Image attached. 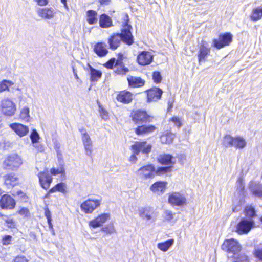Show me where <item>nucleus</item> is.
I'll list each match as a JSON object with an SVG mask.
<instances>
[{
    "mask_svg": "<svg viewBox=\"0 0 262 262\" xmlns=\"http://www.w3.org/2000/svg\"><path fill=\"white\" fill-rule=\"evenodd\" d=\"M115 68V72L118 75H125L128 72V68L125 67L124 64L116 66Z\"/></svg>",
    "mask_w": 262,
    "mask_h": 262,
    "instance_id": "obj_39",
    "label": "nucleus"
},
{
    "mask_svg": "<svg viewBox=\"0 0 262 262\" xmlns=\"http://www.w3.org/2000/svg\"><path fill=\"white\" fill-rule=\"evenodd\" d=\"M174 137L175 135L174 134H169L165 136H162L161 137V140L162 142L169 144L172 142Z\"/></svg>",
    "mask_w": 262,
    "mask_h": 262,
    "instance_id": "obj_42",
    "label": "nucleus"
},
{
    "mask_svg": "<svg viewBox=\"0 0 262 262\" xmlns=\"http://www.w3.org/2000/svg\"><path fill=\"white\" fill-rule=\"evenodd\" d=\"M37 14L42 18L50 19L54 17L55 13L52 8H38L36 11Z\"/></svg>",
    "mask_w": 262,
    "mask_h": 262,
    "instance_id": "obj_19",
    "label": "nucleus"
},
{
    "mask_svg": "<svg viewBox=\"0 0 262 262\" xmlns=\"http://www.w3.org/2000/svg\"><path fill=\"white\" fill-rule=\"evenodd\" d=\"M123 55L122 53H119L118 55V58L116 59V66L124 64L123 62Z\"/></svg>",
    "mask_w": 262,
    "mask_h": 262,
    "instance_id": "obj_56",
    "label": "nucleus"
},
{
    "mask_svg": "<svg viewBox=\"0 0 262 262\" xmlns=\"http://www.w3.org/2000/svg\"><path fill=\"white\" fill-rule=\"evenodd\" d=\"M249 190L255 196L262 198V184L251 181L249 184Z\"/></svg>",
    "mask_w": 262,
    "mask_h": 262,
    "instance_id": "obj_22",
    "label": "nucleus"
},
{
    "mask_svg": "<svg viewBox=\"0 0 262 262\" xmlns=\"http://www.w3.org/2000/svg\"><path fill=\"white\" fill-rule=\"evenodd\" d=\"M90 74L91 81H97L102 76V72L93 68L90 64L88 65Z\"/></svg>",
    "mask_w": 262,
    "mask_h": 262,
    "instance_id": "obj_28",
    "label": "nucleus"
},
{
    "mask_svg": "<svg viewBox=\"0 0 262 262\" xmlns=\"http://www.w3.org/2000/svg\"><path fill=\"white\" fill-rule=\"evenodd\" d=\"M154 55L148 51H142L137 56V61L140 65L146 66L149 64L153 60Z\"/></svg>",
    "mask_w": 262,
    "mask_h": 262,
    "instance_id": "obj_13",
    "label": "nucleus"
},
{
    "mask_svg": "<svg viewBox=\"0 0 262 262\" xmlns=\"http://www.w3.org/2000/svg\"><path fill=\"white\" fill-rule=\"evenodd\" d=\"M155 167L152 164H148L139 168L136 173L141 178L148 179L153 178L155 176Z\"/></svg>",
    "mask_w": 262,
    "mask_h": 262,
    "instance_id": "obj_8",
    "label": "nucleus"
},
{
    "mask_svg": "<svg viewBox=\"0 0 262 262\" xmlns=\"http://www.w3.org/2000/svg\"><path fill=\"white\" fill-rule=\"evenodd\" d=\"M33 146L35 147L37 150L39 152H42L44 150L43 146L38 143V142H36L35 143H32Z\"/></svg>",
    "mask_w": 262,
    "mask_h": 262,
    "instance_id": "obj_57",
    "label": "nucleus"
},
{
    "mask_svg": "<svg viewBox=\"0 0 262 262\" xmlns=\"http://www.w3.org/2000/svg\"><path fill=\"white\" fill-rule=\"evenodd\" d=\"M111 0H99L101 5H107L110 4Z\"/></svg>",
    "mask_w": 262,
    "mask_h": 262,
    "instance_id": "obj_64",
    "label": "nucleus"
},
{
    "mask_svg": "<svg viewBox=\"0 0 262 262\" xmlns=\"http://www.w3.org/2000/svg\"><path fill=\"white\" fill-rule=\"evenodd\" d=\"M99 25L102 28H107L112 27L113 26L112 19L106 14H102L99 17Z\"/></svg>",
    "mask_w": 262,
    "mask_h": 262,
    "instance_id": "obj_27",
    "label": "nucleus"
},
{
    "mask_svg": "<svg viewBox=\"0 0 262 262\" xmlns=\"http://www.w3.org/2000/svg\"><path fill=\"white\" fill-rule=\"evenodd\" d=\"M12 237L11 235H5L2 239V243L4 245H8L10 244Z\"/></svg>",
    "mask_w": 262,
    "mask_h": 262,
    "instance_id": "obj_55",
    "label": "nucleus"
},
{
    "mask_svg": "<svg viewBox=\"0 0 262 262\" xmlns=\"http://www.w3.org/2000/svg\"><path fill=\"white\" fill-rule=\"evenodd\" d=\"M158 161L162 165H171L172 166L176 162V159L170 154H162L158 156Z\"/></svg>",
    "mask_w": 262,
    "mask_h": 262,
    "instance_id": "obj_20",
    "label": "nucleus"
},
{
    "mask_svg": "<svg viewBox=\"0 0 262 262\" xmlns=\"http://www.w3.org/2000/svg\"><path fill=\"white\" fill-rule=\"evenodd\" d=\"M45 214L46 217L47 219V221H50V220H52L51 213L48 208L45 210Z\"/></svg>",
    "mask_w": 262,
    "mask_h": 262,
    "instance_id": "obj_62",
    "label": "nucleus"
},
{
    "mask_svg": "<svg viewBox=\"0 0 262 262\" xmlns=\"http://www.w3.org/2000/svg\"><path fill=\"white\" fill-rule=\"evenodd\" d=\"M107 45L104 42H98L94 48V52L99 57H104L108 53Z\"/></svg>",
    "mask_w": 262,
    "mask_h": 262,
    "instance_id": "obj_24",
    "label": "nucleus"
},
{
    "mask_svg": "<svg viewBox=\"0 0 262 262\" xmlns=\"http://www.w3.org/2000/svg\"><path fill=\"white\" fill-rule=\"evenodd\" d=\"M234 137H233L230 135H226L223 140L224 145L226 147L232 146L234 142Z\"/></svg>",
    "mask_w": 262,
    "mask_h": 262,
    "instance_id": "obj_41",
    "label": "nucleus"
},
{
    "mask_svg": "<svg viewBox=\"0 0 262 262\" xmlns=\"http://www.w3.org/2000/svg\"><path fill=\"white\" fill-rule=\"evenodd\" d=\"M168 203L173 206H181L186 203V199L184 195L179 192H172L168 197Z\"/></svg>",
    "mask_w": 262,
    "mask_h": 262,
    "instance_id": "obj_11",
    "label": "nucleus"
},
{
    "mask_svg": "<svg viewBox=\"0 0 262 262\" xmlns=\"http://www.w3.org/2000/svg\"><path fill=\"white\" fill-rule=\"evenodd\" d=\"M174 214L172 213L170 210H165L164 212V217L167 221L170 222L174 217Z\"/></svg>",
    "mask_w": 262,
    "mask_h": 262,
    "instance_id": "obj_48",
    "label": "nucleus"
},
{
    "mask_svg": "<svg viewBox=\"0 0 262 262\" xmlns=\"http://www.w3.org/2000/svg\"><path fill=\"white\" fill-rule=\"evenodd\" d=\"M89 226L93 228H96L102 226L100 221L99 220L98 217L91 221L89 224Z\"/></svg>",
    "mask_w": 262,
    "mask_h": 262,
    "instance_id": "obj_47",
    "label": "nucleus"
},
{
    "mask_svg": "<svg viewBox=\"0 0 262 262\" xmlns=\"http://www.w3.org/2000/svg\"><path fill=\"white\" fill-rule=\"evenodd\" d=\"M1 111L3 115L11 117L16 111V105L14 102L8 98L4 99L1 101Z\"/></svg>",
    "mask_w": 262,
    "mask_h": 262,
    "instance_id": "obj_4",
    "label": "nucleus"
},
{
    "mask_svg": "<svg viewBox=\"0 0 262 262\" xmlns=\"http://www.w3.org/2000/svg\"><path fill=\"white\" fill-rule=\"evenodd\" d=\"M37 4L39 6H45L48 4V0H35Z\"/></svg>",
    "mask_w": 262,
    "mask_h": 262,
    "instance_id": "obj_63",
    "label": "nucleus"
},
{
    "mask_svg": "<svg viewBox=\"0 0 262 262\" xmlns=\"http://www.w3.org/2000/svg\"><path fill=\"white\" fill-rule=\"evenodd\" d=\"M237 189L241 193H242L244 190L245 186L243 183V179L241 178H238L237 181Z\"/></svg>",
    "mask_w": 262,
    "mask_h": 262,
    "instance_id": "obj_52",
    "label": "nucleus"
},
{
    "mask_svg": "<svg viewBox=\"0 0 262 262\" xmlns=\"http://www.w3.org/2000/svg\"><path fill=\"white\" fill-rule=\"evenodd\" d=\"M3 220L5 221L6 225L10 228H14L15 227V223L13 219L8 216H4Z\"/></svg>",
    "mask_w": 262,
    "mask_h": 262,
    "instance_id": "obj_45",
    "label": "nucleus"
},
{
    "mask_svg": "<svg viewBox=\"0 0 262 262\" xmlns=\"http://www.w3.org/2000/svg\"><path fill=\"white\" fill-rule=\"evenodd\" d=\"M38 177L41 187L45 190L49 189L53 181L51 175L48 172L43 171L38 173Z\"/></svg>",
    "mask_w": 262,
    "mask_h": 262,
    "instance_id": "obj_12",
    "label": "nucleus"
},
{
    "mask_svg": "<svg viewBox=\"0 0 262 262\" xmlns=\"http://www.w3.org/2000/svg\"><path fill=\"white\" fill-rule=\"evenodd\" d=\"M222 249L229 254L231 253L234 255L236 253L239 252L241 246L237 241L231 238L224 241L222 245Z\"/></svg>",
    "mask_w": 262,
    "mask_h": 262,
    "instance_id": "obj_5",
    "label": "nucleus"
},
{
    "mask_svg": "<svg viewBox=\"0 0 262 262\" xmlns=\"http://www.w3.org/2000/svg\"><path fill=\"white\" fill-rule=\"evenodd\" d=\"M162 90L159 88H153L147 92V99L148 101H157L159 100L162 95Z\"/></svg>",
    "mask_w": 262,
    "mask_h": 262,
    "instance_id": "obj_17",
    "label": "nucleus"
},
{
    "mask_svg": "<svg viewBox=\"0 0 262 262\" xmlns=\"http://www.w3.org/2000/svg\"><path fill=\"white\" fill-rule=\"evenodd\" d=\"M171 121L173 122L178 127H180L182 125L180 119L177 117H173L171 119Z\"/></svg>",
    "mask_w": 262,
    "mask_h": 262,
    "instance_id": "obj_59",
    "label": "nucleus"
},
{
    "mask_svg": "<svg viewBox=\"0 0 262 262\" xmlns=\"http://www.w3.org/2000/svg\"><path fill=\"white\" fill-rule=\"evenodd\" d=\"M123 27L120 33H113L108 39L109 48L111 50H115L120 45L122 42L131 45L134 43V37L130 31L132 26L128 24V15L126 14L123 17Z\"/></svg>",
    "mask_w": 262,
    "mask_h": 262,
    "instance_id": "obj_1",
    "label": "nucleus"
},
{
    "mask_svg": "<svg viewBox=\"0 0 262 262\" xmlns=\"http://www.w3.org/2000/svg\"><path fill=\"white\" fill-rule=\"evenodd\" d=\"M101 231L106 233L107 234H112L115 232V229L113 225L106 226L101 229Z\"/></svg>",
    "mask_w": 262,
    "mask_h": 262,
    "instance_id": "obj_46",
    "label": "nucleus"
},
{
    "mask_svg": "<svg viewBox=\"0 0 262 262\" xmlns=\"http://www.w3.org/2000/svg\"><path fill=\"white\" fill-rule=\"evenodd\" d=\"M99 112L100 115L103 119L107 120L108 119V113L107 112L99 105Z\"/></svg>",
    "mask_w": 262,
    "mask_h": 262,
    "instance_id": "obj_53",
    "label": "nucleus"
},
{
    "mask_svg": "<svg viewBox=\"0 0 262 262\" xmlns=\"http://www.w3.org/2000/svg\"><path fill=\"white\" fill-rule=\"evenodd\" d=\"M86 20L90 25H93L97 21V13L96 11L89 10L86 13Z\"/></svg>",
    "mask_w": 262,
    "mask_h": 262,
    "instance_id": "obj_30",
    "label": "nucleus"
},
{
    "mask_svg": "<svg viewBox=\"0 0 262 262\" xmlns=\"http://www.w3.org/2000/svg\"><path fill=\"white\" fill-rule=\"evenodd\" d=\"M171 168L172 166L166 167H159L157 169V170L155 169V174H164L167 172L171 171Z\"/></svg>",
    "mask_w": 262,
    "mask_h": 262,
    "instance_id": "obj_40",
    "label": "nucleus"
},
{
    "mask_svg": "<svg viewBox=\"0 0 262 262\" xmlns=\"http://www.w3.org/2000/svg\"><path fill=\"white\" fill-rule=\"evenodd\" d=\"M98 217L103 225L110 218V214L108 213H103Z\"/></svg>",
    "mask_w": 262,
    "mask_h": 262,
    "instance_id": "obj_54",
    "label": "nucleus"
},
{
    "mask_svg": "<svg viewBox=\"0 0 262 262\" xmlns=\"http://www.w3.org/2000/svg\"><path fill=\"white\" fill-rule=\"evenodd\" d=\"M233 257L234 262H249L247 256L244 253L238 252L233 255Z\"/></svg>",
    "mask_w": 262,
    "mask_h": 262,
    "instance_id": "obj_36",
    "label": "nucleus"
},
{
    "mask_svg": "<svg viewBox=\"0 0 262 262\" xmlns=\"http://www.w3.org/2000/svg\"><path fill=\"white\" fill-rule=\"evenodd\" d=\"M10 127L19 137H24L29 133V127L18 123L10 124Z\"/></svg>",
    "mask_w": 262,
    "mask_h": 262,
    "instance_id": "obj_16",
    "label": "nucleus"
},
{
    "mask_svg": "<svg viewBox=\"0 0 262 262\" xmlns=\"http://www.w3.org/2000/svg\"><path fill=\"white\" fill-rule=\"evenodd\" d=\"M57 191L65 193L66 192L67 185L64 183H59L55 185Z\"/></svg>",
    "mask_w": 262,
    "mask_h": 262,
    "instance_id": "obj_50",
    "label": "nucleus"
},
{
    "mask_svg": "<svg viewBox=\"0 0 262 262\" xmlns=\"http://www.w3.org/2000/svg\"><path fill=\"white\" fill-rule=\"evenodd\" d=\"M30 138L31 139L32 143L38 142L39 139H40V137L38 133L35 129H33L32 130V132L30 135Z\"/></svg>",
    "mask_w": 262,
    "mask_h": 262,
    "instance_id": "obj_43",
    "label": "nucleus"
},
{
    "mask_svg": "<svg viewBox=\"0 0 262 262\" xmlns=\"http://www.w3.org/2000/svg\"><path fill=\"white\" fill-rule=\"evenodd\" d=\"M156 129V128L154 125L143 124L140 125L135 129V132L138 135L148 134L154 132Z\"/></svg>",
    "mask_w": 262,
    "mask_h": 262,
    "instance_id": "obj_21",
    "label": "nucleus"
},
{
    "mask_svg": "<svg viewBox=\"0 0 262 262\" xmlns=\"http://www.w3.org/2000/svg\"><path fill=\"white\" fill-rule=\"evenodd\" d=\"M28 260L24 256H18L16 257L13 260V262H28Z\"/></svg>",
    "mask_w": 262,
    "mask_h": 262,
    "instance_id": "obj_58",
    "label": "nucleus"
},
{
    "mask_svg": "<svg viewBox=\"0 0 262 262\" xmlns=\"http://www.w3.org/2000/svg\"><path fill=\"white\" fill-rule=\"evenodd\" d=\"M4 179L6 185L9 187L15 186L18 178L15 174L11 173L4 176Z\"/></svg>",
    "mask_w": 262,
    "mask_h": 262,
    "instance_id": "obj_29",
    "label": "nucleus"
},
{
    "mask_svg": "<svg viewBox=\"0 0 262 262\" xmlns=\"http://www.w3.org/2000/svg\"><path fill=\"white\" fill-rule=\"evenodd\" d=\"M174 239H169L164 242L158 243L157 247L163 252L167 251L168 249L173 244Z\"/></svg>",
    "mask_w": 262,
    "mask_h": 262,
    "instance_id": "obj_32",
    "label": "nucleus"
},
{
    "mask_svg": "<svg viewBox=\"0 0 262 262\" xmlns=\"http://www.w3.org/2000/svg\"><path fill=\"white\" fill-rule=\"evenodd\" d=\"M50 173L52 175L55 176L58 174H65V169L63 166L60 168H52L50 169Z\"/></svg>",
    "mask_w": 262,
    "mask_h": 262,
    "instance_id": "obj_44",
    "label": "nucleus"
},
{
    "mask_svg": "<svg viewBox=\"0 0 262 262\" xmlns=\"http://www.w3.org/2000/svg\"><path fill=\"white\" fill-rule=\"evenodd\" d=\"M133 98V94L127 91H120L116 97L118 101L124 104H128L131 102Z\"/></svg>",
    "mask_w": 262,
    "mask_h": 262,
    "instance_id": "obj_18",
    "label": "nucleus"
},
{
    "mask_svg": "<svg viewBox=\"0 0 262 262\" xmlns=\"http://www.w3.org/2000/svg\"><path fill=\"white\" fill-rule=\"evenodd\" d=\"M154 211L150 207L145 208L140 213V216L142 219H146L147 220L152 219Z\"/></svg>",
    "mask_w": 262,
    "mask_h": 262,
    "instance_id": "obj_31",
    "label": "nucleus"
},
{
    "mask_svg": "<svg viewBox=\"0 0 262 262\" xmlns=\"http://www.w3.org/2000/svg\"><path fill=\"white\" fill-rule=\"evenodd\" d=\"M14 83L10 80H3L0 83V93L5 91H9V86L13 85Z\"/></svg>",
    "mask_w": 262,
    "mask_h": 262,
    "instance_id": "obj_37",
    "label": "nucleus"
},
{
    "mask_svg": "<svg viewBox=\"0 0 262 262\" xmlns=\"http://www.w3.org/2000/svg\"><path fill=\"white\" fill-rule=\"evenodd\" d=\"M23 164L21 157L17 154H12L8 156L3 163L4 169L15 171Z\"/></svg>",
    "mask_w": 262,
    "mask_h": 262,
    "instance_id": "obj_2",
    "label": "nucleus"
},
{
    "mask_svg": "<svg viewBox=\"0 0 262 262\" xmlns=\"http://www.w3.org/2000/svg\"><path fill=\"white\" fill-rule=\"evenodd\" d=\"M167 183L164 181H158L154 183L150 187L154 193L160 194L164 192Z\"/></svg>",
    "mask_w": 262,
    "mask_h": 262,
    "instance_id": "obj_25",
    "label": "nucleus"
},
{
    "mask_svg": "<svg viewBox=\"0 0 262 262\" xmlns=\"http://www.w3.org/2000/svg\"><path fill=\"white\" fill-rule=\"evenodd\" d=\"M152 79L155 82L160 83L162 80L161 74L158 71H155L152 74Z\"/></svg>",
    "mask_w": 262,
    "mask_h": 262,
    "instance_id": "obj_51",
    "label": "nucleus"
},
{
    "mask_svg": "<svg viewBox=\"0 0 262 262\" xmlns=\"http://www.w3.org/2000/svg\"><path fill=\"white\" fill-rule=\"evenodd\" d=\"M152 117L145 111L138 110L133 115V120L138 125L146 124L151 122Z\"/></svg>",
    "mask_w": 262,
    "mask_h": 262,
    "instance_id": "obj_6",
    "label": "nucleus"
},
{
    "mask_svg": "<svg viewBox=\"0 0 262 262\" xmlns=\"http://www.w3.org/2000/svg\"><path fill=\"white\" fill-rule=\"evenodd\" d=\"M133 154L130 157L129 161L135 162L137 160L136 155L140 151L143 154H147L150 152L151 146L150 144H147L146 142H136L132 146Z\"/></svg>",
    "mask_w": 262,
    "mask_h": 262,
    "instance_id": "obj_3",
    "label": "nucleus"
},
{
    "mask_svg": "<svg viewBox=\"0 0 262 262\" xmlns=\"http://www.w3.org/2000/svg\"><path fill=\"white\" fill-rule=\"evenodd\" d=\"M210 52V49L205 46L204 44L200 46L198 52V59L200 63L206 60V58L209 55Z\"/></svg>",
    "mask_w": 262,
    "mask_h": 262,
    "instance_id": "obj_26",
    "label": "nucleus"
},
{
    "mask_svg": "<svg viewBox=\"0 0 262 262\" xmlns=\"http://www.w3.org/2000/svg\"><path fill=\"white\" fill-rule=\"evenodd\" d=\"M104 66L107 69L115 68L116 59L115 58H112L104 64Z\"/></svg>",
    "mask_w": 262,
    "mask_h": 262,
    "instance_id": "obj_49",
    "label": "nucleus"
},
{
    "mask_svg": "<svg viewBox=\"0 0 262 262\" xmlns=\"http://www.w3.org/2000/svg\"><path fill=\"white\" fill-rule=\"evenodd\" d=\"M14 199L9 194H4L0 199V207L3 209H11L15 206Z\"/></svg>",
    "mask_w": 262,
    "mask_h": 262,
    "instance_id": "obj_14",
    "label": "nucleus"
},
{
    "mask_svg": "<svg viewBox=\"0 0 262 262\" xmlns=\"http://www.w3.org/2000/svg\"><path fill=\"white\" fill-rule=\"evenodd\" d=\"M254 224L253 220L243 219L237 225L236 231L240 234L247 233L253 227Z\"/></svg>",
    "mask_w": 262,
    "mask_h": 262,
    "instance_id": "obj_10",
    "label": "nucleus"
},
{
    "mask_svg": "<svg viewBox=\"0 0 262 262\" xmlns=\"http://www.w3.org/2000/svg\"><path fill=\"white\" fill-rule=\"evenodd\" d=\"M127 79L130 87L139 88L145 84V81L139 77L129 76L127 77Z\"/></svg>",
    "mask_w": 262,
    "mask_h": 262,
    "instance_id": "obj_23",
    "label": "nucleus"
},
{
    "mask_svg": "<svg viewBox=\"0 0 262 262\" xmlns=\"http://www.w3.org/2000/svg\"><path fill=\"white\" fill-rule=\"evenodd\" d=\"M255 255L257 258L262 260V248L256 249L255 251Z\"/></svg>",
    "mask_w": 262,
    "mask_h": 262,
    "instance_id": "obj_61",
    "label": "nucleus"
},
{
    "mask_svg": "<svg viewBox=\"0 0 262 262\" xmlns=\"http://www.w3.org/2000/svg\"><path fill=\"white\" fill-rule=\"evenodd\" d=\"M246 145L247 143L243 138L239 136L234 137L232 146H234L237 148L243 149Z\"/></svg>",
    "mask_w": 262,
    "mask_h": 262,
    "instance_id": "obj_34",
    "label": "nucleus"
},
{
    "mask_svg": "<svg viewBox=\"0 0 262 262\" xmlns=\"http://www.w3.org/2000/svg\"><path fill=\"white\" fill-rule=\"evenodd\" d=\"M244 211L246 215L249 217H253L256 216L255 208L251 205L246 206L245 208Z\"/></svg>",
    "mask_w": 262,
    "mask_h": 262,
    "instance_id": "obj_38",
    "label": "nucleus"
},
{
    "mask_svg": "<svg viewBox=\"0 0 262 262\" xmlns=\"http://www.w3.org/2000/svg\"><path fill=\"white\" fill-rule=\"evenodd\" d=\"M18 213L26 217L28 216L29 212L27 208L23 207L20 209L18 211Z\"/></svg>",
    "mask_w": 262,
    "mask_h": 262,
    "instance_id": "obj_60",
    "label": "nucleus"
},
{
    "mask_svg": "<svg viewBox=\"0 0 262 262\" xmlns=\"http://www.w3.org/2000/svg\"><path fill=\"white\" fill-rule=\"evenodd\" d=\"M20 118L22 120L28 122L30 118V109L28 106H24L21 110Z\"/></svg>",
    "mask_w": 262,
    "mask_h": 262,
    "instance_id": "obj_35",
    "label": "nucleus"
},
{
    "mask_svg": "<svg viewBox=\"0 0 262 262\" xmlns=\"http://www.w3.org/2000/svg\"><path fill=\"white\" fill-rule=\"evenodd\" d=\"M250 18L253 21H256L262 18V8L258 7L254 9Z\"/></svg>",
    "mask_w": 262,
    "mask_h": 262,
    "instance_id": "obj_33",
    "label": "nucleus"
},
{
    "mask_svg": "<svg viewBox=\"0 0 262 262\" xmlns=\"http://www.w3.org/2000/svg\"><path fill=\"white\" fill-rule=\"evenodd\" d=\"M81 138L86 155L91 156L92 152V141L86 131L82 133Z\"/></svg>",
    "mask_w": 262,
    "mask_h": 262,
    "instance_id": "obj_15",
    "label": "nucleus"
},
{
    "mask_svg": "<svg viewBox=\"0 0 262 262\" xmlns=\"http://www.w3.org/2000/svg\"><path fill=\"white\" fill-rule=\"evenodd\" d=\"M101 201L99 200L88 199L83 202L80 208L85 213H91L100 205Z\"/></svg>",
    "mask_w": 262,
    "mask_h": 262,
    "instance_id": "obj_9",
    "label": "nucleus"
},
{
    "mask_svg": "<svg viewBox=\"0 0 262 262\" xmlns=\"http://www.w3.org/2000/svg\"><path fill=\"white\" fill-rule=\"evenodd\" d=\"M232 40V35L230 33H226L219 35V39L213 40V46L216 49H220L228 46Z\"/></svg>",
    "mask_w": 262,
    "mask_h": 262,
    "instance_id": "obj_7",
    "label": "nucleus"
}]
</instances>
